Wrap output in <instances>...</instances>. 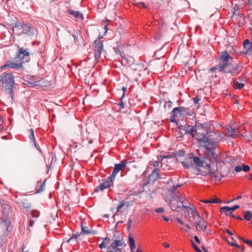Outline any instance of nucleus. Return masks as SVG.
Here are the masks:
<instances>
[{
  "label": "nucleus",
  "instance_id": "60",
  "mask_svg": "<svg viewBox=\"0 0 252 252\" xmlns=\"http://www.w3.org/2000/svg\"><path fill=\"white\" fill-rule=\"evenodd\" d=\"M162 217L165 221H168L169 220V219L164 216H162Z\"/></svg>",
  "mask_w": 252,
  "mask_h": 252
},
{
  "label": "nucleus",
  "instance_id": "6",
  "mask_svg": "<svg viewBox=\"0 0 252 252\" xmlns=\"http://www.w3.org/2000/svg\"><path fill=\"white\" fill-rule=\"evenodd\" d=\"M13 31L15 34L18 35L23 34L32 35V34L33 29L27 25L19 24H16L13 27Z\"/></svg>",
  "mask_w": 252,
  "mask_h": 252
},
{
  "label": "nucleus",
  "instance_id": "16",
  "mask_svg": "<svg viewBox=\"0 0 252 252\" xmlns=\"http://www.w3.org/2000/svg\"><path fill=\"white\" fill-rule=\"evenodd\" d=\"M18 203L20 207L24 208L27 211H29L32 208L31 204L29 201L26 198L19 199L18 201Z\"/></svg>",
  "mask_w": 252,
  "mask_h": 252
},
{
  "label": "nucleus",
  "instance_id": "34",
  "mask_svg": "<svg viewBox=\"0 0 252 252\" xmlns=\"http://www.w3.org/2000/svg\"><path fill=\"white\" fill-rule=\"evenodd\" d=\"M193 99L194 103L196 105L197 104V107H199V104L198 103V102L200 100V99L198 96H196Z\"/></svg>",
  "mask_w": 252,
  "mask_h": 252
},
{
  "label": "nucleus",
  "instance_id": "33",
  "mask_svg": "<svg viewBox=\"0 0 252 252\" xmlns=\"http://www.w3.org/2000/svg\"><path fill=\"white\" fill-rule=\"evenodd\" d=\"M242 168L244 171L248 172L250 169V167L249 165L243 164Z\"/></svg>",
  "mask_w": 252,
  "mask_h": 252
},
{
  "label": "nucleus",
  "instance_id": "25",
  "mask_svg": "<svg viewBox=\"0 0 252 252\" xmlns=\"http://www.w3.org/2000/svg\"><path fill=\"white\" fill-rule=\"evenodd\" d=\"M232 86L235 89H241L244 87V84L243 83H240L236 80H234L233 82Z\"/></svg>",
  "mask_w": 252,
  "mask_h": 252
},
{
  "label": "nucleus",
  "instance_id": "18",
  "mask_svg": "<svg viewBox=\"0 0 252 252\" xmlns=\"http://www.w3.org/2000/svg\"><path fill=\"white\" fill-rule=\"evenodd\" d=\"M197 215H199L198 212L195 210H192L191 215H189L188 217L186 216L187 220L194 224V223L198 220Z\"/></svg>",
  "mask_w": 252,
  "mask_h": 252
},
{
  "label": "nucleus",
  "instance_id": "38",
  "mask_svg": "<svg viewBox=\"0 0 252 252\" xmlns=\"http://www.w3.org/2000/svg\"><path fill=\"white\" fill-rule=\"evenodd\" d=\"M156 213H163L164 212V209L162 207H160L155 210Z\"/></svg>",
  "mask_w": 252,
  "mask_h": 252
},
{
  "label": "nucleus",
  "instance_id": "20",
  "mask_svg": "<svg viewBox=\"0 0 252 252\" xmlns=\"http://www.w3.org/2000/svg\"><path fill=\"white\" fill-rule=\"evenodd\" d=\"M227 131L228 136L232 137H234L240 133L239 128H233L231 126L227 128Z\"/></svg>",
  "mask_w": 252,
  "mask_h": 252
},
{
  "label": "nucleus",
  "instance_id": "9",
  "mask_svg": "<svg viewBox=\"0 0 252 252\" xmlns=\"http://www.w3.org/2000/svg\"><path fill=\"white\" fill-rule=\"evenodd\" d=\"M81 233L73 234L72 236L66 241V243H69L71 242H77L78 237H79L82 234L85 235H91L96 233L95 231L93 230H90L88 229L87 226H84L83 223H81Z\"/></svg>",
  "mask_w": 252,
  "mask_h": 252
},
{
  "label": "nucleus",
  "instance_id": "17",
  "mask_svg": "<svg viewBox=\"0 0 252 252\" xmlns=\"http://www.w3.org/2000/svg\"><path fill=\"white\" fill-rule=\"evenodd\" d=\"M186 109L184 107H175L172 111V116L174 117H180L186 113Z\"/></svg>",
  "mask_w": 252,
  "mask_h": 252
},
{
  "label": "nucleus",
  "instance_id": "41",
  "mask_svg": "<svg viewBox=\"0 0 252 252\" xmlns=\"http://www.w3.org/2000/svg\"><path fill=\"white\" fill-rule=\"evenodd\" d=\"M122 90L123 91V95L122 96V99H123L125 97V95H126V93L127 89H126V87H123L122 88Z\"/></svg>",
  "mask_w": 252,
  "mask_h": 252
},
{
  "label": "nucleus",
  "instance_id": "10",
  "mask_svg": "<svg viewBox=\"0 0 252 252\" xmlns=\"http://www.w3.org/2000/svg\"><path fill=\"white\" fill-rule=\"evenodd\" d=\"M19 53L15 59L17 61L21 62V65L25 62H28L30 60V53L27 49H23L20 48L19 49Z\"/></svg>",
  "mask_w": 252,
  "mask_h": 252
},
{
  "label": "nucleus",
  "instance_id": "13",
  "mask_svg": "<svg viewBox=\"0 0 252 252\" xmlns=\"http://www.w3.org/2000/svg\"><path fill=\"white\" fill-rule=\"evenodd\" d=\"M6 67H10L11 68H20L22 67L21 62L17 61L15 59L12 61L7 62L3 65L1 66V69H3Z\"/></svg>",
  "mask_w": 252,
  "mask_h": 252
},
{
  "label": "nucleus",
  "instance_id": "7",
  "mask_svg": "<svg viewBox=\"0 0 252 252\" xmlns=\"http://www.w3.org/2000/svg\"><path fill=\"white\" fill-rule=\"evenodd\" d=\"M170 206L172 210H176L178 208H189L187 205L184 204L183 198L178 195H176L170 200ZM189 209H190L189 208Z\"/></svg>",
  "mask_w": 252,
  "mask_h": 252
},
{
  "label": "nucleus",
  "instance_id": "3",
  "mask_svg": "<svg viewBox=\"0 0 252 252\" xmlns=\"http://www.w3.org/2000/svg\"><path fill=\"white\" fill-rule=\"evenodd\" d=\"M0 82L2 84V89L9 94L7 99L12 102L14 98L13 89L15 84L14 76L11 73L3 72L0 75Z\"/></svg>",
  "mask_w": 252,
  "mask_h": 252
},
{
  "label": "nucleus",
  "instance_id": "64",
  "mask_svg": "<svg viewBox=\"0 0 252 252\" xmlns=\"http://www.w3.org/2000/svg\"><path fill=\"white\" fill-rule=\"evenodd\" d=\"M249 179L252 181V174L250 175Z\"/></svg>",
  "mask_w": 252,
  "mask_h": 252
},
{
  "label": "nucleus",
  "instance_id": "62",
  "mask_svg": "<svg viewBox=\"0 0 252 252\" xmlns=\"http://www.w3.org/2000/svg\"><path fill=\"white\" fill-rule=\"evenodd\" d=\"M168 158V157H167V156H163V157H161V162H162V161L163 159L164 158Z\"/></svg>",
  "mask_w": 252,
  "mask_h": 252
},
{
  "label": "nucleus",
  "instance_id": "5",
  "mask_svg": "<svg viewBox=\"0 0 252 252\" xmlns=\"http://www.w3.org/2000/svg\"><path fill=\"white\" fill-rule=\"evenodd\" d=\"M0 209L2 211V214L0 218V229L7 230L10 222V208L7 204L2 203L0 205Z\"/></svg>",
  "mask_w": 252,
  "mask_h": 252
},
{
  "label": "nucleus",
  "instance_id": "51",
  "mask_svg": "<svg viewBox=\"0 0 252 252\" xmlns=\"http://www.w3.org/2000/svg\"><path fill=\"white\" fill-rule=\"evenodd\" d=\"M194 240L195 241H196V242L198 244H200V241L199 240L198 236H195L194 237Z\"/></svg>",
  "mask_w": 252,
  "mask_h": 252
},
{
  "label": "nucleus",
  "instance_id": "26",
  "mask_svg": "<svg viewBox=\"0 0 252 252\" xmlns=\"http://www.w3.org/2000/svg\"><path fill=\"white\" fill-rule=\"evenodd\" d=\"M220 212L221 213H225L227 215H229L232 213V212H231L230 207L227 206L221 207L220 208Z\"/></svg>",
  "mask_w": 252,
  "mask_h": 252
},
{
  "label": "nucleus",
  "instance_id": "55",
  "mask_svg": "<svg viewBox=\"0 0 252 252\" xmlns=\"http://www.w3.org/2000/svg\"><path fill=\"white\" fill-rule=\"evenodd\" d=\"M226 232L228 233V235L230 236H232L233 233L229 230V229H226Z\"/></svg>",
  "mask_w": 252,
  "mask_h": 252
},
{
  "label": "nucleus",
  "instance_id": "22",
  "mask_svg": "<svg viewBox=\"0 0 252 252\" xmlns=\"http://www.w3.org/2000/svg\"><path fill=\"white\" fill-rule=\"evenodd\" d=\"M128 243L131 252H134L133 250L135 248V240L130 234L128 235Z\"/></svg>",
  "mask_w": 252,
  "mask_h": 252
},
{
  "label": "nucleus",
  "instance_id": "19",
  "mask_svg": "<svg viewBox=\"0 0 252 252\" xmlns=\"http://www.w3.org/2000/svg\"><path fill=\"white\" fill-rule=\"evenodd\" d=\"M191 156H189L188 158H187L185 160L182 162V165L187 168H189L190 167L193 166V162H194V158Z\"/></svg>",
  "mask_w": 252,
  "mask_h": 252
},
{
  "label": "nucleus",
  "instance_id": "23",
  "mask_svg": "<svg viewBox=\"0 0 252 252\" xmlns=\"http://www.w3.org/2000/svg\"><path fill=\"white\" fill-rule=\"evenodd\" d=\"M102 242L101 244H99V247L100 249L106 248V245L108 244L110 242L109 238L107 237H104L102 238Z\"/></svg>",
  "mask_w": 252,
  "mask_h": 252
},
{
  "label": "nucleus",
  "instance_id": "42",
  "mask_svg": "<svg viewBox=\"0 0 252 252\" xmlns=\"http://www.w3.org/2000/svg\"><path fill=\"white\" fill-rule=\"evenodd\" d=\"M244 242L247 244L250 247H252V241L244 240Z\"/></svg>",
  "mask_w": 252,
  "mask_h": 252
},
{
  "label": "nucleus",
  "instance_id": "35",
  "mask_svg": "<svg viewBox=\"0 0 252 252\" xmlns=\"http://www.w3.org/2000/svg\"><path fill=\"white\" fill-rule=\"evenodd\" d=\"M245 49L247 53L252 50V42H250V43L246 46Z\"/></svg>",
  "mask_w": 252,
  "mask_h": 252
},
{
  "label": "nucleus",
  "instance_id": "15",
  "mask_svg": "<svg viewBox=\"0 0 252 252\" xmlns=\"http://www.w3.org/2000/svg\"><path fill=\"white\" fill-rule=\"evenodd\" d=\"M124 243V242L123 238L120 240H115L108 247L107 252H112L113 250L115 249H117L118 251H119L120 249L118 248L121 247Z\"/></svg>",
  "mask_w": 252,
  "mask_h": 252
},
{
  "label": "nucleus",
  "instance_id": "63",
  "mask_svg": "<svg viewBox=\"0 0 252 252\" xmlns=\"http://www.w3.org/2000/svg\"><path fill=\"white\" fill-rule=\"evenodd\" d=\"M186 226L188 229H191L190 226L189 225H188V224H186Z\"/></svg>",
  "mask_w": 252,
  "mask_h": 252
},
{
  "label": "nucleus",
  "instance_id": "32",
  "mask_svg": "<svg viewBox=\"0 0 252 252\" xmlns=\"http://www.w3.org/2000/svg\"><path fill=\"white\" fill-rule=\"evenodd\" d=\"M192 244V246L194 249V250L197 252H201V251L199 249V248L196 245L193 241H191Z\"/></svg>",
  "mask_w": 252,
  "mask_h": 252
},
{
  "label": "nucleus",
  "instance_id": "21",
  "mask_svg": "<svg viewBox=\"0 0 252 252\" xmlns=\"http://www.w3.org/2000/svg\"><path fill=\"white\" fill-rule=\"evenodd\" d=\"M159 170L158 168H155L153 171L152 174L149 175V179L151 180H156L160 178L159 174Z\"/></svg>",
  "mask_w": 252,
  "mask_h": 252
},
{
  "label": "nucleus",
  "instance_id": "37",
  "mask_svg": "<svg viewBox=\"0 0 252 252\" xmlns=\"http://www.w3.org/2000/svg\"><path fill=\"white\" fill-rule=\"evenodd\" d=\"M239 207L240 206L238 205H235L233 207H230L231 212H233L236 209H239Z\"/></svg>",
  "mask_w": 252,
  "mask_h": 252
},
{
  "label": "nucleus",
  "instance_id": "8",
  "mask_svg": "<svg viewBox=\"0 0 252 252\" xmlns=\"http://www.w3.org/2000/svg\"><path fill=\"white\" fill-rule=\"evenodd\" d=\"M197 218L198 220L194 223V226L197 231L201 232L207 231V233H209L211 231L210 230H207L208 222L204 220V219L201 218L199 215H197Z\"/></svg>",
  "mask_w": 252,
  "mask_h": 252
},
{
  "label": "nucleus",
  "instance_id": "28",
  "mask_svg": "<svg viewBox=\"0 0 252 252\" xmlns=\"http://www.w3.org/2000/svg\"><path fill=\"white\" fill-rule=\"evenodd\" d=\"M68 13L72 15L76 18H79L80 16H82V14L79 11H74L73 10H68Z\"/></svg>",
  "mask_w": 252,
  "mask_h": 252
},
{
  "label": "nucleus",
  "instance_id": "24",
  "mask_svg": "<svg viewBox=\"0 0 252 252\" xmlns=\"http://www.w3.org/2000/svg\"><path fill=\"white\" fill-rule=\"evenodd\" d=\"M244 219L247 221L250 220L252 218V212L250 211H244Z\"/></svg>",
  "mask_w": 252,
  "mask_h": 252
},
{
  "label": "nucleus",
  "instance_id": "1",
  "mask_svg": "<svg viewBox=\"0 0 252 252\" xmlns=\"http://www.w3.org/2000/svg\"><path fill=\"white\" fill-rule=\"evenodd\" d=\"M222 137L219 133L209 131L207 135L206 144L204 146L203 154L200 157H195L193 159L198 171L201 173V175L203 176L210 175L212 177L219 181L222 176L218 171L216 162L217 156L214 151L218 142Z\"/></svg>",
  "mask_w": 252,
  "mask_h": 252
},
{
  "label": "nucleus",
  "instance_id": "50",
  "mask_svg": "<svg viewBox=\"0 0 252 252\" xmlns=\"http://www.w3.org/2000/svg\"><path fill=\"white\" fill-rule=\"evenodd\" d=\"M241 198H242V196L239 195V196H237V197H236V198L231 200L230 201H228V202H232L234 201L238 200V199H240Z\"/></svg>",
  "mask_w": 252,
  "mask_h": 252
},
{
  "label": "nucleus",
  "instance_id": "49",
  "mask_svg": "<svg viewBox=\"0 0 252 252\" xmlns=\"http://www.w3.org/2000/svg\"><path fill=\"white\" fill-rule=\"evenodd\" d=\"M132 220L131 219H129L127 222V228L128 229H130L131 227V223Z\"/></svg>",
  "mask_w": 252,
  "mask_h": 252
},
{
  "label": "nucleus",
  "instance_id": "45",
  "mask_svg": "<svg viewBox=\"0 0 252 252\" xmlns=\"http://www.w3.org/2000/svg\"><path fill=\"white\" fill-rule=\"evenodd\" d=\"M39 212L37 211H32V215L33 217H37L39 216Z\"/></svg>",
  "mask_w": 252,
  "mask_h": 252
},
{
  "label": "nucleus",
  "instance_id": "53",
  "mask_svg": "<svg viewBox=\"0 0 252 252\" xmlns=\"http://www.w3.org/2000/svg\"><path fill=\"white\" fill-rule=\"evenodd\" d=\"M176 220H177V221L179 223H180L181 224H182V225H183V224H184V222H183V221H182L180 219H179V218H176Z\"/></svg>",
  "mask_w": 252,
  "mask_h": 252
},
{
  "label": "nucleus",
  "instance_id": "48",
  "mask_svg": "<svg viewBox=\"0 0 252 252\" xmlns=\"http://www.w3.org/2000/svg\"><path fill=\"white\" fill-rule=\"evenodd\" d=\"M159 164V161H155L153 162V165L155 168H157V167L158 166Z\"/></svg>",
  "mask_w": 252,
  "mask_h": 252
},
{
  "label": "nucleus",
  "instance_id": "31",
  "mask_svg": "<svg viewBox=\"0 0 252 252\" xmlns=\"http://www.w3.org/2000/svg\"><path fill=\"white\" fill-rule=\"evenodd\" d=\"M30 131L31 132V135L30 136V138L31 140H32L33 141V142L34 143V144L35 145V139H34V131H33V129H31L30 130Z\"/></svg>",
  "mask_w": 252,
  "mask_h": 252
},
{
  "label": "nucleus",
  "instance_id": "40",
  "mask_svg": "<svg viewBox=\"0 0 252 252\" xmlns=\"http://www.w3.org/2000/svg\"><path fill=\"white\" fill-rule=\"evenodd\" d=\"M228 243L229 245L231 246H235L238 248H240V246L238 245L236 243H233V242H228Z\"/></svg>",
  "mask_w": 252,
  "mask_h": 252
},
{
  "label": "nucleus",
  "instance_id": "29",
  "mask_svg": "<svg viewBox=\"0 0 252 252\" xmlns=\"http://www.w3.org/2000/svg\"><path fill=\"white\" fill-rule=\"evenodd\" d=\"M46 179H45L43 183H41L39 188L37 189V193L41 192L45 189V185L46 182Z\"/></svg>",
  "mask_w": 252,
  "mask_h": 252
},
{
  "label": "nucleus",
  "instance_id": "4",
  "mask_svg": "<svg viewBox=\"0 0 252 252\" xmlns=\"http://www.w3.org/2000/svg\"><path fill=\"white\" fill-rule=\"evenodd\" d=\"M208 131L207 125L204 124L196 126L195 131L193 134V137L195 138L201 146H204L206 144L207 139Z\"/></svg>",
  "mask_w": 252,
  "mask_h": 252
},
{
  "label": "nucleus",
  "instance_id": "12",
  "mask_svg": "<svg viewBox=\"0 0 252 252\" xmlns=\"http://www.w3.org/2000/svg\"><path fill=\"white\" fill-rule=\"evenodd\" d=\"M115 179V177H112L111 174L102 183H101L99 186H98L96 189V191H102L104 189L109 188L110 186L113 185V181Z\"/></svg>",
  "mask_w": 252,
  "mask_h": 252
},
{
  "label": "nucleus",
  "instance_id": "54",
  "mask_svg": "<svg viewBox=\"0 0 252 252\" xmlns=\"http://www.w3.org/2000/svg\"><path fill=\"white\" fill-rule=\"evenodd\" d=\"M115 52H116V54H119V55H120L122 57H123V55H122V53H121V51H120L119 49H116Z\"/></svg>",
  "mask_w": 252,
  "mask_h": 252
},
{
  "label": "nucleus",
  "instance_id": "27",
  "mask_svg": "<svg viewBox=\"0 0 252 252\" xmlns=\"http://www.w3.org/2000/svg\"><path fill=\"white\" fill-rule=\"evenodd\" d=\"M185 130L186 132L190 133L193 137V134L194 133V131H195V129L193 127V126H187L185 127Z\"/></svg>",
  "mask_w": 252,
  "mask_h": 252
},
{
  "label": "nucleus",
  "instance_id": "30",
  "mask_svg": "<svg viewBox=\"0 0 252 252\" xmlns=\"http://www.w3.org/2000/svg\"><path fill=\"white\" fill-rule=\"evenodd\" d=\"M126 205V202L122 200V201H120V202H119V204L118 205V206H117V213H116V214H117V213L118 212H119V211H120L121 209L125 206Z\"/></svg>",
  "mask_w": 252,
  "mask_h": 252
},
{
  "label": "nucleus",
  "instance_id": "61",
  "mask_svg": "<svg viewBox=\"0 0 252 252\" xmlns=\"http://www.w3.org/2000/svg\"><path fill=\"white\" fill-rule=\"evenodd\" d=\"M183 200L184 201V204L186 205V204H187V202L188 201L186 200V199L185 198H183Z\"/></svg>",
  "mask_w": 252,
  "mask_h": 252
},
{
  "label": "nucleus",
  "instance_id": "14",
  "mask_svg": "<svg viewBox=\"0 0 252 252\" xmlns=\"http://www.w3.org/2000/svg\"><path fill=\"white\" fill-rule=\"evenodd\" d=\"M128 163L127 160L125 159L121 162V163L119 164H117L115 165L114 170L111 174L112 175V177H116L117 173L120 170H124V169L125 168L126 165Z\"/></svg>",
  "mask_w": 252,
  "mask_h": 252
},
{
  "label": "nucleus",
  "instance_id": "2",
  "mask_svg": "<svg viewBox=\"0 0 252 252\" xmlns=\"http://www.w3.org/2000/svg\"><path fill=\"white\" fill-rule=\"evenodd\" d=\"M220 63L218 65L211 68L210 70L214 71L219 70L220 71L234 74L239 73L241 71V66L239 64L233 65L232 64L233 59L229 55L227 51L221 52L220 57Z\"/></svg>",
  "mask_w": 252,
  "mask_h": 252
},
{
  "label": "nucleus",
  "instance_id": "47",
  "mask_svg": "<svg viewBox=\"0 0 252 252\" xmlns=\"http://www.w3.org/2000/svg\"><path fill=\"white\" fill-rule=\"evenodd\" d=\"M185 154V152L183 150H180L177 153V155L179 156V157H182Z\"/></svg>",
  "mask_w": 252,
  "mask_h": 252
},
{
  "label": "nucleus",
  "instance_id": "43",
  "mask_svg": "<svg viewBox=\"0 0 252 252\" xmlns=\"http://www.w3.org/2000/svg\"><path fill=\"white\" fill-rule=\"evenodd\" d=\"M136 5L138 6L139 8L141 7H146L145 4L143 2H140L137 3H136Z\"/></svg>",
  "mask_w": 252,
  "mask_h": 252
},
{
  "label": "nucleus",
  "instance_id": "58",
  "mask_svg": "<svg viewBox=\"0 0 252 252\" xmlns=\"http://www.w3.org/2000/svg\"><path fill=\"white\" fill-rule=\"evenodd\" d=\"M163 245L166 248H169L170 246L169 244L166 243H163Z\"/></svg>",
  "mask_w": 252,
  "mask_h": 252
},
{
  "label": "nucleus",
  "instance_id": "57",
  "mask_svg": "<svg viewBox=\"0 0 252 252\" xmlns=\"http://www.w3.org/2000/svg\"><path fill=\"white\" fill-rule=\"evenodd\" d=\"M202 201L205 203H211V201L210 199L209 200H202Z\"/></svg>",
  "mask_w": 252,
  "mask_h": 252
},
{
  "label": "nucleus",
  "instance_id": "44",
  "mask_svg": "<svg viewBox=\"0 0 252 252\" xmlns=\"http://www.w3.org/2000/svg\"><path fill=\"white\" fill-rule=\"evenodd\" d=\"M250 43L249 40L248 39H246L243 42V46L244 48H245L248 45H249Z\"/></svg>",
  "mask_w": 252,
  "mask_h": 252
},
{
  "label": "nucleus",
  "instance_id": "56",
  "mask_svg": "<svg viewBox=\"0 0 252 252\" xmlns=\"http://www.w3.org/2000/svg\"><path fill=\"white\" fill-rule=\"evenodd\" d=\"M140 192L139 191V192H137V191H135L134 192H133L132 194H130L129 195H137Z\"/></svg>",
  "mask_w": 252,
  "mask_h": 252
},
{
  "label": "nucleus",
  "instance_id": "59",
  "mask_svg": "<svg viewBox=\"0 0 252 252\" xmlns=\"http://www.w3.org/2000/svg\"><path fill=\"white\" fill-rule=\"evenodd\" d=\"M202 250L203 251H204L205 252H208L207 249L206 248H205V247L203 246L202 247Z\"/></svg>",
  "mask_w": 252,
  "mask_h": 252
},
{
  "label": "nucleus",
  "instance_id": "46",
  "mask_svg": "<svg viewBox=\"0 0 252 252\" xmlns=\"http://www.w3.org/2000/svg\"><path fill=\"white\" fill-rule=\"evenodd\" d=\"M242 170V167L240 166H237L235 168V171L237 172H239Z\"/></svg>",
  "mask_w": 252,
  "mask_h": 252
},
{
  "label": "nucleus",
  "instance_id": "11",
  "mask_svg": "<svg viewBox=\"0 0 252 252\" xmlns=\"http://www.w3.org/2000/svg\"><path fill=\"white\" fill-rule=\"evenodd\" d=\"M100 38H98L94 41V57L96 60L100 58L103 48V42L100 40Z\"/></svg>",
  "mask_w": 252,
  "mask_h": 252
},
{
  "label": "nucleus",
  "instance_id": "36",
  "mask_svg": "<svg viewBox=\"0 0 252 252\" xmlns=\"http://www.w3.org/2000/svg\"><path fill=\"white\" fill-rule=\"evenodd\" d=\"M211 203H221V201L218 198L210 199Z\"/></svg>",
  "mask_w": 252,
  "mask_h": 252
},
{
  "label": "nucleus",
  "instance_id": "39",
  "mask_svg": "<svg viewBox=\"0 0 252 252\" xmlns=\"http://www.w3.org/2000/svg\"><path fill=\"white\" fill-rule=\"evenodd\" d=\"M181 187V185H176V186H174L173 188H172L171 189H170V191L171 192H174L176 190V189L178 188H179Z\"/></svg>",
  "mask_w": 252,
  "mask_h": 252
},
{
  "label": "nucleus",
  "instance_id": "52",
  "mask_svg": "<svg viewBox=\"0 0 252 252\" xmlns=\"http://www.w3.org/2000/svg\"><path fill=\"white\" fill-rule=\"evenodd\" d=\"M123 99H122V97H121V98H120V105H121V108H124V104L123 103Z\"/></svg>",
  "mask_w": 252,
  "mask_h": 252
}]
</instances>
